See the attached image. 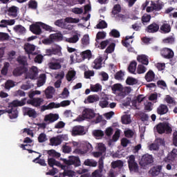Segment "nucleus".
I'll return each mask as SVG.
<instances>
[{
  "instance_id": "obj_42",
  "label": "nucleus",
  "mask_w": 177,
  "mask_h": 177,
  "mask_svg": "<svg viewBox=\"0 0 177 177\" xmlns=\"http://www.w3.org/2000/svg\"><path fill=\"white\" fill-rule=\"evenodd\" d=\"M136 66H138V64L135 61L131 62L128 67L129 73L135 74V71H136Z\"/></svg>"
},
{
  "instance_id": "obj_4",
  "label": "nucleus",
  "mask_w": 177,
  "mask_h": 177,
  "mask_svg": "<svg viewBox=\"0 0 177 177\" xmlns=\"http://www.w3.org/2000/svg\"><path fill=\"white\" fill-rule=\"evenodd\" d=\"M70 132L72 136H84V135H86L85 127L81 125L73 127Z\"/></svg>"
},
{
  "instance_id": "obj_10",
  "label": "nucleus",
  "mask_w": 177,
  "mask_h": 177,
  "mask_svg": "<svg viewBox=\"0 0 177 177\" xmlns=\"http://www.w3.org/2000/svg\"><path fill=\"white\" fill-rule=\"evenodd\" d=\"M155 131H157L158 133H164L165 131L171 132V127L167 123H160L156 127Z\"/></svg>"
},
{
  "instance_id": "obj_39",
  "label": "nucleus",
  "mask_w": 177,
  "mask_h": 177,
  "mask_svg": "<svg viewBox=\"0 0 177 177\" xmlns=\"http://www.w3.org/2000/svg\"><path fill=\"white\" fill-rule=\"evenodd\" d=\"M48 164L49 167H61L60 162H59L57 160H55V158H48Z\"/></svg>"
},
{
  "instance_id": "obj_52",
  "label": "nucleus",
  "mask_w": 177,
  "mask_h": 177,
  "mask_svg": "<svg viewBox=\"0 0 177 177\" xmlns=\"http://www.w3.org/2000/svg\"><path fill=\"white\" fill-rule=\"evenodd\" d=\"M82 59H89L92 58V52L91 50H87L82 53Z\"/></svg>"
},
{
  "instance_id": "obj_6",
  "label": "nucleus",
  "mask_w": 177,
  "mask_h": 177,
  "mask_svg": "<svg viewBox=\"0 0 177 177\" xmlns=\"http://www.w3.org/2000/svg\"><path fill=\"white\" fill-rule=\"evenodd\" d=\"M62 63H64V58L57 59L53 58V61L48 64V67L51 70H60L62 68Z\"/></svg>"
},
{
  "instance_id": "obj_49",
  "label": "nucleus",
  "mask_w": 177,
  "mask_h": 177,
  "mask_svg": "<svg viewBox=\"0 0 177 177\" xmlns=\"http://www.w3.org/2000/svg\"><path fill=\"white\" fill-rule=\"evenodd\" d=\"M37 140L39 143H45L48 140V136L45 133H41L39 135Z\"/></svg>"
},
{
  "instance_id": "obj_28",
  "label": "nucleus",
  "mask_w": 177,
  "mask_h": 177,
  "mask_svg": "<svg viewBox=\"0 0 177 177\" xmlns=\"http://www.w3.org/2000/svg\"><path fill=\"white\" fill-rule=\"evenodd\" d=\"M24 112L26 115H29L32 118H37V112L31 108H24Z\"/></svg>"
},
{
  "instance_id": "obj_36",
  "label": "nucleus",
  "mask_w": 177,
  "mask_h": 177,
  "mask_svg": "<svg viewBox=\"0 0 177 177\" xmlns=\"http://www.w3.org/2000/svg\"><path fill=\"white\" fill-rule=\"evenodd\" d=\"M46 82V75L45 74L40 75L39 80L37 81V86L39 88L41 86H43V85H44Z\"/></svg>"
},
{
  "instance_id": "obj_17",
  "label": "nucleus",
  "mask_w": 177,
  "mask_h": 177,
  "mask_svg": "<svg viewBox=\"0 0 177 177\" xmlns=\"http://www.w3.org/2000/svg\"><path fill=\"white\" fill-rule=\"evenodd\" d=\"M80 38H81V35L75 33L71 37L66 38L65 41L68 42V44H77L80 41Z\"/></svg>"
},
{
  "instance_id": "obj_62",
  "label": "nucleus",
  "mask_w": 177,
  "mask_h": 177,
  "mask_svg": "<svg viewBox=\"0 0 177 177\" xmlns=\"http://www.w3.org/2000/svg\"><path fill=\"white\" fill-rule=\"evenodd\" d=\"M17 62L19 63V64L26 66V64H27V57H26L24 56H19L17 58Z\"/></svg>"
},
{
  "instance_id": "obj_21",
  "label": "nucleus",
  "mask_w": 177,
  "mask_h": 177,
  "mask_svg": "<svg viewBox=\"0 0 177 177\" xmlns=\"http://www.w3.org/2000/svg\"><path fill=\"white\" fill-rule=\"evenodd\" d=\"M13 30L16 34H18L19 35H24L26 33V28L23 26L22 25H16L13 27Z\"/></svg>"
},
{
  "instance_id": "obj_59",
  "label": "nucleus",
  "mask_w": 177,
  "mask_h": 177,
  "mask_svg": "<svg viewBox=\"0 0 177 177\" xmlns=\"http://www.w3.org/2000/svg\"><path fill=\"white\" fill-rule=\"evenodd\" d=\"M93 135L99 139V138L104 136V133L102 130H95L93 131Z\"/></svg>"
},
{
  "instance_id": "obj_3",
  "label": "nucleus",
  "mask_w": 177,
  "mask_h": 177,
  "mask_svg": "<svg viewBox=\"0 0 177 177\" xmlns=\"http://www.w3.org/2000/svg\"><path fill=\"white\" fill-rule=\"evenodd\" d=\"M153 162H154L153 156L146 153L142 156L141 160L140 161V165L142 168H149V167H150Z\"/></svg>"
},
{
  "instance_id": "obj_25",
  "label": "nucleus",
  "mask_w": 177,
  "mask_h": 177,
  "mask_svg": "<svg viewBox=\"0 0 177 177\" xmlns=\"http://www.w3.org/2000/svg\"><path fill=\"white\" fill-rule=\"evenodd\" d=\"M49 142L50 146H59V145H62V140L58 136L50 138Z\"/></svg>"
},
{
  "instance_id": "obj_34",
  "label": "nucleus",
  "mask_w": 177,
  "mask_h": 177,
  "mask_svg": "<svg viewBox=\"0 0 177 177\" xmlns=\"http://www.w3.org/2000/svg\"><path fill=\"white\" fill-rule=\"evenodd\" d=\"M116 19H118L119 20H122V21H125L127 19H131V20H136L138 17L132 15H124L122 14H119L117 16H115Z\"/></svg>"
},
{
  "instance_id": "obj_53",
  "label": "nucleus",
  "mask_w": 177,
  "mask_h": 177,
  "mask_svg": "<svg viewBox=\"0 0 177 177\" xmlns=\"http://www.w3.org/2000/svg\"><path fill=\"white\" fill-rule=\"evenodd\" d=\"M138 79L133 78L132 77H129L126 80V84H127V85H136V84H138Z\"/></svg>"
},
{
  "instance_id": "obj_15",
  "label": "nucleus",
  "mask_w": 177,
  "mask_h": 177,
  "mask_svg": "<svg viewBox=\"0 0 177 177\" xmlns=\"http://www.w3.org/2000/svg\"><path fill=\"white\" fill-rule=\"evenodd\" d=\"M16 24V19H2L0 21V28H6L8 26H15Z\"/></svg>"
},
{
  "instance_id": "obj_48",
  "label": "nucleus",
  "mask_w": 177,
  "mask_h": 177,
  "mask_svg": "<svg viewBox=\"0 0 177 177\" xmlns=\"http://www.w3.org/2000/svg\"><path fill=\"white\" fill-rule=\"evenodd\" d=\"M121 12V6L119 4H116L113 6V10H112V15H113V17H115L118 13Z\"/></svg>"
},
{
  "instance_id": "obj_38",
  "label": "nucleus",
  "mask_w": 177,
  "mask_h": 177,
  "mask_svg": "<svg viewBox=\"0 0 177 177\" xmlns=\"http://www.w3.org/2000/svg\"><path fill=\"white\" fill-rule=\"evenodd\" d=\"M95 149H96L97 151H99L102 155L106 154V145H104V144H103V143L97 144Z\"/></svg>"
},
{
  "instance_id": "obj_63",
  "label": "nucleus",
  "mask_w": 177,
  "mask_h": 177,
  "mask_svg": "<svg viewBox=\"0 0 177 177\" xmlns=\"http://www.w3.org/2000/svg\"><path fill=\"white\" fill-rule=\"evenodd\" d=\"M68 144H69L68 142H66L64 145L62 146L63 153H71V147L67 145Z\"/></svg>"
},
{
  "instance_id": "obj_18",
  "label": "nucleus",
  "mask_w": 177,
  "mask_h": 177,
  "mask_svg": "<svg viewBox=\"0 0 177 177\" xmlns=\"http://www.w3.org/2000/svg\"><path fill=\"white\" fill-rule=\"evenodd\" d=\"M17 13H19V8L15 6L10 7L8 10V16H10V17H16Z\"/></svg>"
},
{
  "instance_id": "obj_43",
  "label": "nucleus",
  "mask_w": 177,
  "mask_h": 177,
  "mask_svg": "<svg viewBox=\"0 0 177 177\" xmlns=\"http://www.w3.org/2000/svg\"><path fill=\"white\" fill-rule=\"evenodd\" d=\"M111 89L113 93H115V92H122L124 87H122V85H121V84H115L111 86Z\"/></svg>"
},
{
  "instance_id": "obj_1",
  "label": "nucleus",
  "mask_w": 177,
  "mask_h": 177,
  "mask_svg": "<svg viewBox=\"0 0 177 177\" xmlns=\"http://www.w3.org/2000/svg\"><path fill=\"white\" fill-rule=\"evenodd\" d=\"M26 104V99L21 100H15L8 104L7 107V113L10 120H15L19 117V111L15 107L24 106Z\"/></svg>"
},
{
  "instance_id": "obj_2",
  "label": "nucleus",
  "mask_w": 177,
  "mask_h": 177,
  "mask_svg": "<svg viewBox=\"0 0 177 177\" xmlns=\"http://www.w3.org/2000/svg\"><path fill=\"white\" fill-rule=\"evenodd\" d=\"M127 160L130 172L131 174H136L139 172V165H138L135 155H130L127 156Z\"/></svg>"
},
{
  "instance_id": "obj_13",
  "label": "nucleus",
  "mask_w": 177,
  "mask_h": 177,
  "mask_svg": "<svg viewBox=\"0 0 177 177\" xmlns=\"http://www.w3.org/2000/svg\"><path fill=\"white\" fill-rule=\"evenodd\" d=\"M82 115L87 120H92L96 117V114L93 112V110L91 109H85L82 112Z\"/></svg>"
},
{
  "instance_id": "obj_27",
  "label": "nucleus",
  "mask_w": 177,
  "mask_h": 177,
  "mask_svg": "<svg viewBox=\"0 0 177 177\" xmlns=\"http://www.w3.org/2000/svg\"><path fill=\"white\" fill-rule=\"evenodd\" d=\"M103 59H102V57H98L97 59H95L92 64L93 68H95V70H99V68H102V62Z\"/></svg>"
},
{
  "instance_id": "obj_58",
  "label": "nucleus",
  "mask_w": 177,
  "mask_h": 177,
  "mask_svg": "<svg viewBox=\"0 0 177 177\" xmlns=\"http://www.w3.org/2000/svg\"><path fill=\"white\" fill-rule=\"evenodd\" d=\"M147 70V68H146V66H145L142 64H140L138 66L137 73H138V74H145V73H146Z\"/></svg>"
},
{
  "instance_id": "obj_12",
  "label": "nucleus",
  "mask_w": 177,
  "mask_h": 177,
  "mask_svg": "<svg viewBox=\"0 0 177 177\" xmlns=\"http://www.w3.org/2000/svg\"><path fill=\"white\" fill-rule=\"evenodd\" d=\"M160 55L165 59H172L174 57V51L170 48H165L161 50Z\"/></svg>"
},
{
  "instance_id": "obj_45",
  "label": "nucleus",
  "mask_w": 177,
  "mask_h": 177,
  "mask_svg": "<svg viewBox=\"0 0 177 177\" xmlns=\"http://www.w3.org/2000/svg\"><path fill=\"white\" fill-rule=\"evenodd\" d=\"M75 71H69L66 75V80L67 81H74L75 80Z\"/></svg>"
},
{
  "instance_id": "obj_37",
  "label": "nucleus",
  "mask_w": 177,
  "mask_h": 177,
  "mask_svg": "<svg viewBox=\"0 0 177 177\" xmlns=\"http://www.w3.org/2000/svg\"><path fill=\"white\" fill-rule=\"evenodd\" d=\"M82 147L86 153H89V151H92V150H93V147H92V145L86 141L82 142Z\"/></svg>"
},
{
  "instance_id": "obj_11",
  "label": "nucleus",
  "mask_w": 177,
  "mask_h": 177,
  "mask_svg": "<svg viewBox=\"0 0 177 177\" xmlns=\"http://www.w3.org/2000/svg\"><path fill=\"white\" fill-rule=\"evenodd\" d=\"M38 77V68L36 66H32L29 70V72L26 74V78L30 80H37Z\"/></svg>"
},
{
  "instance_id": "obj_19",
  "label": "nucleus",
  "mask_w": 177,
  "mask_h": 177,
  "mask_svg": "<svg viewBox=\"0 0 177 177\" xmlns=\"http://www.w3.org/2000/svg\"><path fill=\"white\" fill-rule=\"evenodd\" d=\"M168 111H169V109H168V106L164 104H161L157 108V113L159 114V115H164V114H167Z\"/></svg>"
},
{
  "instance_id": "obj_14",
  "label": "nucleus",
  "mask_w": 177,
  "mask_h": 177,
  "mask_svg": "<svg viewBox=\"0 0 177 177\" xmlns=\"http://www.w3.org/2000/svg\"><path fill=\"white\" fill-rule=\"evenodd\" d=\"M41 24H42V22H37L36 24H32L30 27V31H32L33 34L39 35V34L42 32V30H41Z\"/></svg>"
},
{
  "instance_id": "obj_46",
  "label": "nucleus",
  "mask_w": 177,
  "mask_h": 177,
  "mask_svg": "<svg viewBox=\"0 0 177 177\" xmlns=\"http://www.w3.org/2000/svg\"><path fill=\"white\" fill-rule=\"evenodd\" d=\"M84 165L87 167H97V162L92 159H87L84 161Z\"/></svg>"
},
{
  "instance_id": "obj_23",
  "label": "nucleus",
  "mask_w": 177,
  "mask_h": 177,
  "mask_svg": "<svg viewBox=\"0 0 177 177\" xmlns=\"http://www.w3.org/2000/svg\"><path fill=\"white\" fill-rule=\"evenodd\" d=\"M55 88L53 86H48L45 90V95L47 99H52L55 95Z\"/></svg>"
},
{
  "instance_id": "obj_9",
  "label": "nucleus",
  "mask_w": 177,
  "mask_h": 177,
  "mask_svg": "<svg viewBox=\"0 0 177 177\" xmlns=\"http://www.w3.org/2000/svg\"><path fill=\"white\" fill-rule=\"evenodd\" d=\"M24 49H25V52H26V53H28V58L30 59V60H31V55L32 56H35V55H37V53L35 52V46L30 44H26L24 45Z\"/></svg>"
},
{
  "instance_id": "obj_30",
  "label": "nucleus",
  "mask_w": 177,
  "mask_h": 177,
  "mask_svg": "<svg viewBox=\"0 0 177 177\" xmlns=\"http://www.w3.org/2000/svg\"><path fill=\"white\" fill-rule=\"evenodd\" d=\"M95 102H99V95H88L87 99L84 100V103H95Z\"/></svg>"
},
{
  "instance_id": "obj_51",
  "label": "nucleus",
  "mask_w": 177,
  "mask_h": 177,
  "mask_svg": "<svg viewBox=\"0 0 177 177\" xmlns=\"http://www.w3.org/2000/svg\"><path fill=\"white\" fill-rule=\"evenodd\" d=\"M176 157H177V149H174L171 151V153L168 155L167 158L170 161H174V160H175V158H176Z\"/></svg>"
},
{
  "instance_id": "obj_40",
  "label": "nucleus",
  "mask_w": 177,
  "mask_h": 177,
  "mask_svg": "<svg viewBox=\"0 0 177 177\" xmlns=\"http://www.w3.org/2000/svg\"><path fill=\"white\" fill-rule=\"evenodd\" d=\"M50 39L52 41H62L63 39V35L62 33H54L50 35Z\"/></svg>"
},
{
  "instance_id": "obj_7",
  "label": "nucleus",
  "mask_w": 177,
  "mask_h": 177,
  "mask_svg": "<svg viewBox=\"0 0 177 177\" xmlns=\"http://www.w3.org/2000/svg\"><path fill=\"white\" fill-rule=\"evenodd\" d=\"M59 118V114L57 113H49L44 116V121L47 124H52L58 120Z\"/></svg>"
},
{
  "instance_id": "obj_8",
  "label": "nucleus",
  "mask_w": 177,
  "mask_h": 177,
  "mask_svg": "<svg viewBox=\"0 0 177 177\" xmlns=\"http://www.w3.org/2000/svg\"><path fill=\"white\" fill-rule=\"evenodd\" d=\"M64 162L66 164V165H75L77 167L81 165L80 158L76 156H71L68 160L64 159Z\"/></svg>"
},
{
  "instance_id": "obj_22",
  "label": "nucleus",
  "mask_w": 177,
  "mask_h": 177,
  "mask_svg": "<svg viewBox=\"0 0 177 177\" xmlns=\"http://www.w3.org/2000/svg\"><path fill=\"white\" fill-rule=\"evenodd\" d=\"M171 25L167 21H164L162 26H160V30L164 34H168V32H171Z\"/></svg>"
},
{
  "instance_id": "obj_50",
  "label": "nucleus",
  "mask_w": 177,
  "mask_h": 177,
  "mask_svg": "<svg viewBox=\"0 0 177 177\" xmlns=\"http://www.w3.org/2000/svg\"><path fill=\"white\" fill-rule=\"evenodd\" d=\"M122 122L124 124H131L132 122V120H131V115H124L122 116Z\"/></svg>"
},
{
  "instance_id": "obj_33",
  "label": "nucleus",
  "mask_w": 177,
  "mask_h": 177,
  "mask_svg": "<svg viewBox=\"0 0 177 177\" xmlns=\"http://www.w3.org/2000/svg\"><path fill=\"white\" fill-rule=\"evenodd\" d=\"M59 107H60V105H59V103L50 102L47 106H43L42 110L43 111H45V110H50L52 109H59Z\"/></svg>"
},
{
  "instance_id": "obj_47",
  "label": "nucleus",
  "mask_w": 177,
  "mask_h": 177,
  "mask_svg": "<svg viewBox=\"0 0 177 177\" xmlns=\"http://www.w3.org/2000/svg\"><path fill=\"white\" fill-rule=\"evenodd\" d=\"M90 88L92 92H101L102 85L100 84H91Z\"/></svg>"
},
{
  "instance_id": "obj_54",
  "label": "nucleus",
  "mask_w": 177,
  "mask_h": 177,
  "mask_svg": "<svg viewBox=\"0 0 177 177\" xmlns=\"http://www.w3.org/2000/svg\"><path fill=\"white\" fill-rule=\"evenodd\" d=\"M47 154H48L50 157H56L57 158H59L61 156L60 153L57 152L55 149L48 150Z\"/></svg>"
},
{
  "instance_id": "obj_57",
  "label": "nucleus",
  "mask_w": 177,
  "mask_h": 177,
  "mask_svg": "<svg viewBox=\"0 0 177 177\" xmlns=\"http://www.w3.org/2000/svg\"><path fill=\"white\" fill-rule=\"evenodd\" d=\"M165 101L168 104H172L173 106H175V104H176V101H175V100L169 95H166Z\"/></svg>"
},
{
  "instance_id": "obj_29",
  "label": "nucleus",
  "mask_w": 177,
  "mask_h": 177,
  "mask_svg": "<svg viewBox=\"0 0 177 177\" xmlns=\"http://www.w3.org/2000/svg\"><path fill=\"white\" fill-rule=\"evenodd\" d=\"M158 30H160V26L156 23L149 25L147 28V32H157Z\"/></svg>"
},
{
  "instance_id": "obj_41",
  "label": "nucleus",
  "mask_w": 177,
  "mask_h": 177,
  "mask_svg": "<svg viewBox=\"0 0 177 177\" xmlns=\"http://www.w3.org/2000/svg\"><path fill=\"white\" fill-rule=\"evenodd\" d=\"M111 169H114L115 168H121V167H124V162L122 160H116L113 161L111 164Z\"/></svg>"
},
{
  "instance_id": "obj_20",
  "label": "nucleus",
  "mask_w": 177,
  "mask_h": 177,
  "mask_svg": "<svg viewBox=\"0 0 177 177\" xmlns=\"http://www.w3.org/2000/svg\"><path fill=\"white\" fill-rule=\"evenodd\" d=\"M28 103H29V104H31L32 106H34L35 107H39V106L44 103V100L39 97L33 98L28 101Z\"/></svg>"
},
{
  "instance_id": "obj_24",
  "label": "nucleus",
  "mask_w": 177,
  "mask_h": 177,
  "mask_svg": "<svg viewBox=\"0 0 177 177\" xmlns=\"http://www.w3.org/2000/svg\"><path fill=\"white\" fill-rule=\"evenodd\" d=\"M55 78L57 80L55 82V87L59 88L62 85V80L64 78V72H61L57 74Z\"/></svg>"
},
{
  "instance_id": "obj_35",
  "label": "nucleus",
  "mask_w": 177,
  "mask_h": 177,
  "mask_svg": "<svg viewBox=\"0 0 177 177\" xmlns=\"http://www.w3.org/2000/svg\"><path fill=\"white\" fill-rule=\"evenodd\" d=\"M161 172V166L154 167L149 170V174L152 176H158Z\"/></svg>"
},
{
  "instance_id": "obj_32",
  "label": "nucleus",
  "mask_w": 177,
  "mask_h": 177,
  "mask_svg": "<svg viewBox=\"0 0 177 177\" xmlns=\"http://www.w3.org/2000/svg\"><path fill=\"white\" fill-rule=\"evenodd\" d=\"M99 106L102 109H106V107H109V97H102L100 100Z\"/></svg>"
},
{
  "instance_id": "obj_26",
  "label": "nucleus",
  "mask_w": 177,
  "mask_h": 177,
  "mask_svg": "<svg viewBox=\"0 0 177 177\" xmlns=\"http://www.w3.org/2000/svg\"><path fill=\"white\" fill-rule=\"evenodd\" d=\"M137 60L139 63L147 66L149 64V57L146 55H140L137 57Z\"/></svg>"
},
{
  "instance_id": "obj_44",
  "label": "nucleus",
  "mask_w": 177,
  "mask_h": 177,
  "mask_svg": "<svg viewBox=\"0 0 177 177\" xmlns=\"http://www.w3.org/2000/svg\"><path fill=\"white\" fill-rule=\"evenodd\" d=\"M133 38V36H127L125 41L123 42V46H126V48H129L131 46V44L133 42V40L132 39Z\"/></svg>"
},
{
  "instance_id": "obj_64",
  "label": "nucleus",
  "mask_w": 177,
  "mask_h": 177,
  "mask_svg": "<svg viewBox=\"0 0 177 177\" xmlns=\"http://www.w3.org/2000/svg\"><path fill=\"white\" fill-rule=\"evenodd\" d=\"M66 23H80V19L73 18V17H66L64 19Z\"/></svg>"
},
{
  "instance_id": "obj_5",
  "label": "nucleus",
  "mask_w": 177,
  "mask_h": 177,
  "mask_svg": "<svg viewBox=\"0 0 177 177\" xmlns=\"http://www.w3.org/2000/svg\"><path fill=\"white\" fill-rule=\"evenodd\" d=\"M104 169V162H103V158H101L98 162V169L92 173V176L94 177H103V173L106 174V169Z\"/></svg>"
},
{
  "instance_id": "obj_60",
  "label": "nucleus",
  "mask_w": 177,
  "mask_h": 177,
  "mask_svg": "<svg viewBox=\"0 0 177 177\" xmlns=\"http://www.w3.org/2000/svg\"><path fill=\"white\" fill-rule=\"evenodd\" d=\"M162 42L163 44H174V42H175V37L174 36H169L165 38Z\"/></svg>"
},
{
  "instance_id": "obj_56",
  "label": "nucleus",
  "mask_w": 177,
  "mask_h": 177,
  "mask_svg": "<svg viewBox=\"0 0 177 177\" xmlns=\"http://www.w3.org/2000/svg\"><path fill=\"white\" fill-rule=\"evenodd\" d=\"M89 44H90L89 35H84L82 38V44L83 45V46H88Z\"/></svg>"
},
{
  "instance_id": "obj_55",
  "label": "nucleus",
  "mask_w": 177,
  "mask_h": 177,
  "mask_svg": "<svg viewBox=\"0 0 177 177\" xmlns=\"http://www.w3.org/2000/svg\"><path fill=\"white\" fill-rule=\"evenodd\" d=\"M14 86H16V82L13 80H7L5 83L6 89H10V88H13Z\"/></svg>"
},
{
  "instance_id": "obj_61",
  "label": "nucleus",
  "mask_w": 177,
  "mask_h": 177,
  "mask_svg": "<svg viewBox=\"0 0 177 177\" xmlns=\"http://www.w3.org/2000/svg\"><path fill=\"white\" fill-rule=\"evenodd\" d=\"M66 127V123L63 121H59L55 124V129H63Z\"/></svg>"
},
{
  "instance_id": "obj_16",
  "label": "nucleus",
  "mask_w": 177,
  "mask_h": 177,
  "mask_svg": "<svg viewBox=\"0 0 177 177\" xmlns=\"http://www.w3.org/2000/svg\"><path fill=\"white\" fill-rule=\"evenodd\" d=\"M47 56H52V55H57L62 56V49L60 48H49L46 50Z\"/></svg>"
},
{
  "instance_id": "obj_31",
  "label": "nucleus",
  "mask_w": 177,
  "mask_h": 177,
  "mask_svg": "<svg viewBox=\"0 0 177 177\" xmlns=\"http://www.w3.org/2000/svg\"><path fill=\"white\" fill-rule=\"evenodd\" d=\"M145 80L147 82H151V81H154L156 80V74L153 71H149L145 75Z\"/></svg>"
}]
</instances>
